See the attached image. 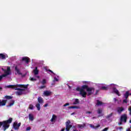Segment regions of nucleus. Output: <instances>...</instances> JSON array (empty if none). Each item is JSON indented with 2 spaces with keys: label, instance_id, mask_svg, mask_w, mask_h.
Returning <instances> with one entry per match:
<instances>
[{
  "label": "nucleus",
  "instance_id": "obj_1",
  "mask_svg": "<svg viewBox=\"0 0 131 131\" xmlns=\"http://www.w3.org/2000/svg\"><path fill=\"white\" fill-rule=\"evenodd\" d=\"M76 91L80 92L79 95L83 98H86L87 96H91L95 93V88L93 87H89L88 85H83L81 88L77 87Z\"/></svg>",
  "mask_w": 131,
  "mask_h": 131
},
{
  "label": "nucleus",
  "instance_id": "obj_2",
  "mask_svg": "<svg viewBox=\"0 0 131 131\" xmlns=\"http://www.w3.org/2000/svg\"><path fill=\"white\" fill-rule=\"evenodd\" d=\"M13 118H10L8 120L0 122V128L3 126V130L6 131L8 127H10V123H12Z\"/></svg>",
  "mask_w": 131,
  "mask_h": 131
},
{
  "label": "nucleus",
  "instance_id": "obj_3",
  "mask_svg": "<svg viewBox=\"0 0 131 131\" xmlns=\"http://www.w3.org/2000/svg\"><path fill=\"white\" fill-rule=\"evenodd\" d=\"M17 87L18 88H24V89H27L28 88V85L25 84H16V85H9L6 86V88L8 89H12L13 90H15Z\"/></svg>",
  "mask_w": 131,
  "mask_h": 131
},
{
  "label": "nucleus",
  "instance_id": "obj_4",
  "mask_svg": "<svg viewBox=\"0 0 131 131\" xmlns=\"http://www.w3.org/2000/svg\"><path fill=\"white\" fill-rule=\"evenodd\" d=\"M38 103L36 104V107L38 111L40 110V104H43V99L41 97H39L37 99Z\"/></svg>",
  "mask_w": 131,
  "mask_h": 131
},
{
  "label": "nucleus",
  "instance_id": "obj_5",
  "mask_svg": "<svg viewBox=\"0 0 131 131\" xmlns=\"http://www.w3.org/2000/svg\"><path fill=\"white\" fill-rule=\"evenodd\" d=\"M15 91H17L15 92V94L17 95V96H22L23 95V92L25 91V89H22L20 88H15Z\"/></svg>",
  "mask_w": 131,
  "mask_h": 131
},
{
  "label": "nucleus",
  "instance_id": "obj_6",
  "mask_svg": "<svg viewBox=\"0 0 131 131\" xmlns=\"http://www.w3.org/2000/svg\"><path fill=\"white\" fill-rule=\"evenodd\" d=\"M70 123H71V122L70 121V120H68L66 122V131L70 130V128L72 127V125H70Z\"/></svg>",
  "mask_w": 131,
  "mask_h": 131
},
{
  "label": "nucleus",
  "instance_id": "obj_7",
  "mask_svg": "<svg viewBox=\"0 0 131 131\" xmlns=\"http://www.w3.org/2000/svg\"><path fill=\"white\" fill-rule=\"evenodd\" d=\"M4 72L5 74H3L4 77H6V76H8V75H10V74L11 73V68L10 67H8L7 70H5Z\"/></svg>",
  "mask_w": 131,
  "mask_h": 131
},
{
  "label": "nucleus",
  "instance_id": "obj_8",
  "mask_svg": "<svg viewBox=\"0 0 131 131\" xmlns=\"http://www.w3.org/2000/svg\"><path fill=\"white\" fill-rule=\"evenodd\" d=\"M126 120H127V116L126 114L122 115L120 119V121H123L125 123L126 122Z\"/></svg>",
  "mask_w": 131,
  "mask_h": 131
},
{
  "label": "nucleus",
  "instance_id": "obj_9",
  "mask_svg": "<svg viewBox=\"0 0 131 131\" xmlns=\"http://www.w3.org/2000/svg\"><path fill=\"white\" fill-rule=\"evenodd\" d=\"M13 128L15 130H18V129H19V127H20V126H21V123H19L18 124V123H17V122H14L13 123Z\"/></svg>",
  "mask_w": 131,
  "mask_h": 131
},
{
  "label": "nucleus",
  "instance_id": "obj_10",
  "mask_svg": "<svg viewBox=\"0 0 131 131\" xmlns=\"http://www.w3.org/2000/svg\"><path fill=\"white\" fill-rule=\"evenodd\" d=\"M22 61L24 62H25L26 64H28L30 62V58H29L28 57H23L22 58Z\"/></svg>",
  "mask_w": 131,
  "mask_h": 131
},
{
  "label": "nucleus",
  "instance_id": "obj_11",
  "mask_svg": "<svg viewBox=\"0 0 131 131\" xmlns=\"http://www.w3.org/2000/svg\"><path fill=\"white\" fill-rule=\"evenodd\" d=\"M7 102H8L7 100L3 99L2 100L0 99V106H6Z\"/></svg>",
  "mask_w": 131,
  "mask_h": 131
},
{
  "label": "nucleus",
  "instance_id": "obj_12",
  "mask_svg": "<svg viewBox=\"0 0 131 131\" xmlns=\"http://www.w3.org/2000/svg\"><path fill=\"white\" fill-rule=\"evenodd\" d=\"M51 94H52V92L49 91H45L43 93V95L45 96V97H49V96H51Z\"/></svg>",
  "mask_w": 131,
  "mask_h": 131
},
{
  "label": "nucleus",
  "instance_id": "obj_13",
  "mask_svg": "<svg viewBox=\"0 0 131 131\" xmlns=\"http://www.w3.org/2000/svg\"><path fill=\"white\" fill-rule=\"evenodd\" d=\"M113 90L115 94H116L117 96H118L119 97H120V94H119V91H118V90L116 89V88H114Z\"/></svg>",
  "mask_w": 131,
  "mask_h": 131
},
{
  "label": "nucleus",
  "instance_id": "obj_14",
  "mask_svg": "<svg viewBox=\"0 0 131 131\" xmlns=\"http://www.w3.org/2000/svg\"><path fill=\"white\" fill-rule=\"evenodd\" d=\"M15 70L16 72L18 74V75H22V73L20 71V70L18 68L17 66H16L15 68Z\"/></svg>",
  "mask_w": 131,
  "mask_h": 131
},
{
  "label": "nucleus",
  "instance_id": "obj_15",
  "mask_svg": "<svg viewBox=\"0 0 131 131\" xmlns=\"http://www.w3.org/2000/svg\"><path fill=\"white\" fill-rule=\"evenodd\" d=\"M33 72L34 73L35 75H37V74H38L39 71L37 70V67H36L35 68V69L33 70Z\"/></svg>",
  "mask_w": 131,
  "mask_h": 131
},
{
  "label": "nucleus",
  "instance_id": "obj_16",
  "mask_svg": "<svg viewBox=\"0 0 131 131\" xmlns=\"http://www.w3.org/2000/svg\"><path fill=\"white\" fill-rule=\"evenodd\" d=\"M105 103L102 102V101H100L99 100H97V106H102V105H104Z\"/></svg>",
  "mask_w": 131,
  "mask_h": 131
},
{
  "label": "nucleus",
  "instance_id": "obj_17",
  "mask_svg": "<svg viewBox=\"0 0 131 131\" xmlns=\"http://www.w3.org/2000/svg\"><path fill=\"white\" fill-rule=\"evenodd\" d=\"M56 119H57V116L53 115L52 118L51 119V122H53V121H56Z\"/></svg>",
  "mask_w": 131,
  "mask_h": 131
},
{
  "label": "nucleus",
  "instance_id": "obj_18",
  "mask_svg": "<svg viewBox=\"0 0 131 131\" xmlns=\"http://www.w3.org/2000/svg\"><path fill=\"white\" fill-rule=\"evenodd\" d=\"M11 103H9L8 105H7L6 107H12L15 104V100H12Z\"/></svg>",
  "mask_w": 131,
  "mask_h": 131
},
{
  "label": "nucleus",
  "instance_id": "obj_19",
  "mask_svg": "<svg viewBox=\"0 0 131 131\" xmlns=\"http://www.w3.org/2000/svg\"><path fill=\"white\" fill-rule=\"evenodd\" d=\"M29 118L31 121H33L34 118L33 117V115L31 114H29Z\"/></svg>",
  "mask_w": 131,
  "mask_h": 131
},
{
  "label": "nucleus",
  "instance_id": "obj_20",
  "mask_svg": "<svg viewBox=\"0 0 131 131\" xmlns=\"http://www.w3.org/2000/svg\"><path fill=\"white\" fill-rule=\"evenodd\" d=\"M2 59L3 60L6 59V55L3 53L0 54V59Z\"/></svg>",
  "mask_w": 131,
  "mask_h": 131
},
{
  "label": "nucleus",
  "instance_id": "obj_21",
  "mask_svg": "<svg viewBox=\"0 0 131 131\" xmlns=\"http://www.w3.org/2000/svg\"><path fill=\"white\" fill-rule=\"evenodd\" d=\"M123 110H124V108H123V107H119L118 108V113H119L120 114V113H121L122 112V111H123Z\"/></svg>",
  "mask_w": 131,
  "mask_h": 131
},
{
  "label": "nucleus",
  "instance_id": "obj_22",
  "mask_svg": "<svg viewBox=\"0 0 131 131\" xmlns=\"http://www.w3.org/2000/svg\"><path fill=\"white\" fill-rule=\"evenodd\" d=\"M125 98L126 99H127V98H128V96H129V93L128 91H126V93L124 95Z\"/></svg>",
  "mask_w": 131,
  "mask_h": 131
},
{
  "label": "nucleus",
  "instance_id": "obj_23",
  "mask_svg": "<svg viewBox=\"0 0 131 131\" xmlns=\"http://www.w3.org/2000/svg\"><path fill=\"white\" fill-rule=\"evenodd\" d=\"M79 106H71L69 107V109H79Z\"/></svg>",
  "mask_w": 131,
  "mask_h": 131
},
{
  "label": "nucleus",
  "instance_id": "obj_24",
  "mask_svg": "<svg viewBox=\"0 0 131 131\" xmlns=\"http://www.w3.org/2000/svg\"><path fill=\"white\" fill-rule=\"evenodd\" d=\"M77 104H79V99L76 98L75 99V102L73 103V104L77 105Z\"/></svg>",
  "mask_w": 131,
  "mask_h": 131
},
{
  "label": "nucleus",
  "instance_id": "obj_25",
  "mask_svg": "<svg viewBox=\"0 0 131 131\" xmlns=\"http://www.w3.org/2000/svg\"><path fill=\"white\" fill-rule=\"evenodd\" d=\"M5 98L7 99V100H12V99H13V96L6 95L5 96Z\"/></svg>",
  "mask_w": 131,
  "mask_h": 131
},
{
  "label": "nucleus",
  "instance_id": "obj_26",
  "mask_svg": "<svg viewBox=\"0 0 131 131\" xmlns=\"http://www.w3.org/2000/svg\"><path fill=\"white\" fill-rule=\"evenodd\" d=\"M78 126L79 128H81L82 127H84L85 126V124H78Z\"/></svg>",
  "mask_w": 131,
  "mask_h": 131
},
{
  "label": "nucleus",
  "instance_id": "obj_27",
  "mask_svg": "<svg viewBox=\"0 0 131 131\" xmlns=\"http://www.w3.org/2000/svg\"><path fill=\"white\" fill-rule=\"evenodd\" d=\"M41 84H42L43 85L44 84H46L47 83V80H46V79H43L42 80V81L41 82Z\"/></svg>",
  "mask_w": 131,
  "mask_h": 131
},
{
  "label": "nucleus",
  "instance_id": "obj_28",
  "mask_svg": "<svg viewBox=\"0 0 131 131\" xmlns=\"http://www.w3.org/2000/svg\"><path fill=\"white\" fill-rule=\"evenodd\" d=\"M112 115H113V113L110 114L108 115H107L106 117V119H109V118H110V117H112Z\"/></svg>",
  "mask_w": 131,
  "mask_h": 131
},
{
  "label": "nucleus",
  "instance_id": "obj_29",
  "mask_svg": "<svg viewBox=\"0 0 131 131\" xmlns=\"http://www.w3.org/2000/svg\"><path fill=\"white\" fill-rule=\"evenodd\" d=\"M101 90H103V91H107L108 90V87H106L105 86L101 87Z\"/></svg>",
  "mask_w": 131,
  "mask_h": 131
},
{
  "label": "nucleus",
  "instance_id": "obj_30",
  "mask_svg": "<svg viewBox=\"0 0 131 131\" xmlns=\"http://www.w3.org/2000/svg\"><path fill=\"white\" fill-rule=\"evenodd\" d=\"M30 80H31V81H36L37 79L34 78H31V77H30Z\"/></svg>",
  "mask_w": 131,
  "mask_h": 131
},
{
  "label": "nucleus",
  "instance_id": "obj_31",
  "mask_svg": "<svg viewBox=\"0 0 131 131\" xmlns=\"http://www.w3.org/2000/svg\"><path fill=\"white\" fill-rule=\"evenodd\" d=\"M102 110H101L100 108H98L97 110L98 114H101V113H102Z\"/></svg>",
  "mask_w": 131,
  "mask_h": 131
},
{
  "label": "nucleus",
  "instance_id": "obj_32",
  "mask_svg": "<svg viewBox=\"0 0 131 131\" xmlns=\"http://www.w3.org/2000/svg\"><path fill=\"white\" fill-rule=\"evenodd\" d=\"M29 108H30L31 110H33V105L30 104L29 106Z\"/></svg>",
  "mask_w": 131,
  "mask_h": 131
},
{
  "label": "nucleus",
  "instance_id": "obj_33",
  "mask_svg": "<svg viewBox=\"0 0 131 131\" xmlns=\"http://www.w3.org/2000/svg\"><path fill=\"white\" fill-rule=\"evenodd\" d=\"M46 85H42L39 87V90H42V89H45Z\"/></svg>",
  "mask_w": 131,
  "mask_h": 131
},
{
  "label": "nucleus",
  "instance_id": "obj_34",
  "mask_svg": "<svg viewBox=\"0 0 131 131\" xmlns=\"http://www.w3.org/2000/svg\"><path fill=\"white\" fill-rule=\"evenodd\" d=\"M30 129H31V127L28 126L26 128V130L28 131V130H30Z\"/></svg>",
  "mask_w": 131,
  "mask_h": 131
},
{
  "label": "nucleus",
  "instance_id": "obj_35",
  "mask_svg": "<svg viewBox=\"0 0 131 131\" xmlns=\"http://www.w3.org/2000/svg\"><path fill=\"white\" fill-rule=\"evenodd\" d=\"M127 99H126V98H125V99H124L123 100V103H125L126 104L127 103Z\"/></svg>",
  "mask_w": 131,
  "mask_h": 131
},
{
  "label": "nucleus",
  "instance_id": "obj_36",
  "mask_svg": "<svg viewBox=\"0 0 131 131\" xmlns=\"http://www.w3.org/2000/svg\"><path fill=\"white\" fill-rule=\"evenodd\" d=\"M101 126L100 124L97 125V126H95V129L98 128V127H100Z\"/></svg>",
  "mask_w": 131,
  "mask_h": 131
},
{
  "label": "nucleus",
  "instance_id": "obj_37",
  "mask_svg": "<svg viewBox=\"0 0 131 131\" xmlns=\"http://www.w3.org/2000/svg\"><path fill=\"white\" fill-rule=\"evenodd\" d=\"M69 105H70L69 103H67L63 105V107H66V106H69Z\"/></svg>",
  "mask_w": 131,
  "mask_h": 131
},
{
  "label": "nucleus",
  "instance_id": "obj_38",
  "mask_svg": "<svg viewBox=\"0 0 131 131\" xmlns=\"http://www.w3.org/2000/svg\"><path fill=\"white\" fill-rule=\"evenodd\" d=\"M128 111H129V115H131V106H130L128 109Z\"/></svg>",
  "mask_w": 131,
  "mask_h": 131
},
{
  "label": "nucleus",
  "instance_id": "obj_39",
  "mask_svg": "<svg viewBox=\"0 0 131 131\" xmlns=\"http://www.w3.org/2000/svg\"><path fill=\"white\" fill-rule=\"evenodd\" d=\"M3 77H5V76H3V75L0 76V81L3 79Z\"/></svg>",
  "mask_w": 131,
  "mask_h": 131
},
{
  "label": "nucleus",
  "instance_id": "obj_40",
  "mask_svg": "<svg viewBox=\"0 0 131 131\" xmlns=\"http://www.w3.org/2000/svg\"><path fill=\"white\" fill-rule=\"evenodd\" d=\"M47 71H49V72H51V73H52L53 74H55L54 73V72H53V71L51 70H47Z\"/></svg>",
  "mask_w": 131,
  "mask_h": 131
},
{
  "label": "nucleus",
  "instance_id": "obj_41",
  "mask_svg": "<svg viewBox=\"0 0 131 131\" xmlns=\"http://www.w3.org/2000/svg\"><path fill=\"white\" fill-rule=\"evenodd\" d=\"M86 114H92V112L87 111L86 112Z\"/></svg>",
  "mask_w": 131,
  "mask_h": 131
},
{
  "label": "nucleus",
  "instance_id": "obj_42",
  "mask_svg": "<svg viewBox=\"0 0 131 131\" xmlns=\"http://www.w3.org/2000/svg\"><path fill=\"white\" fill-rule=\"evenodd\" d=\"M90 127H92V128H95V126L93 124H90Z\"/></svg>",
  "mask_w": 131,
  "mask_h": 131
},
{
  "label": "nucleus",
  "instance_id": "obj_43",
  "mask_svg": "<svg viewBox=\"0 0 131 131\" xmlns=\"http://www.w3.org/2000/svg\"><path fill=\"white\" fill-rule=\"evenodd\" d=\"M48 106H49V104L46 103V104H45L43 105V107H48Z\"/></svg>",
  "mask_w": 131,
  "mask_h": 131
},
{
  "label": "nucleus",
  "instance_id": "obj_44",
  "mask_svg": "<svg viewBox=\"0 0 131 131\" xmlns=\"http://www.w3.org/2000/svg\"><path fill=\"white\" fill-rule=\"evenodd\" d=\"M122 122H123V121H120V122L118 123V125H121V124H122Z\"/></svg>",
  "mask_w": 131,
  "mask_h": 131
},
{
  "label": "nucleus",
  "instance_id": "obj_45",
  "mask_svg": "<svg viewBox=\"0 0 131 131\" xmlns=\"http://www.w3.org/2000/svg\"><path fill=\"white\" fill-rule=\"evenodd\" d=\"M119 129H120V130H122V129H123V128L122 127H119Z\"/></svg>",
  "mask_w": 131,
  "mask_h": 131
},
{
  "label": "nucleus",
  "instance_id": "obj_46",
  "mask_svg": "<svg viewBox=\"0 0 131 131\" xmlns=\"http://www.w3.org/2000/svg\"><path fill=\"white\" fill-rule=\"evenodd\" d=\"M54 79L56 81H58V78H57L56 77H55Z\"/></svg>",
  "mask_w": 131,
  "mask_h": 131
},
{
  "label": "nucleus",
  "instance_id": "obj_47",
  "mask_svg": "<svg viewBox=\"0 0 131 131\" xmlns=\"http://www.w3.org/2000/svg\"><path fill=\"white\" fill-rule=\"evenodd\" d=\"M60 131H65V128H63Z\"/></svg>",
  "mask_w": 131,
  "mask_h": 131
},
{
  "label": "nucleus",
  "instance_id": "obj_48",
  "mask_svg": "<svg viewBox=\"0 0 131 131\" xmlns=\"http://www.w3.org/2000/svg\"><path fill=\"white\" fill-rule=\"evenodd\" d=\"M114 101H115V102H116V101H117V99L116 98H114Z\"/></svg>",
  "mask_w": 131,
  "mask_h": 131
},
{
  "label": "nucleus",
  "instance_id": "obj_49",
  "mask_svg": "<svg viewBox=\"0 0 131 131\" xmlns=\"http://www.w3.org/2000/svg\"><path fill=\"white\" fill-rule=\"evenodd\" d=\"M3 90V88L0 87V91H2Z\"/></svg>",
  "mask_w": 131,
  "mask_h": 131
},
{
  "label": "nucleus",
  "instance_id": "obj_50",
  "mask_svg": "<svg viewBox=\"0 0 131 131\" xmlns=\"http://www.w3.org/2000/svg\"><path fill=\"white\" fill-rule=\"evenodd\" d=\"M126 131H131V130H130V129L128 128V129H127L126 130Z\"/></svg>",
  "mask_w": 131,
  "mask_h": 131
},
{
  "label": "nucleus",
  "instance_id": "obj_51",
  "mask_svg": "<svg viewBox=\"0 0 131 131\" xmlns=\"http://www.w3.org/2000/svg\"><path fill=\"white\" fill-rule=\"evenodd\" d=\"M73 131H78L77 129H73Z\"/></svg>",
  "mask_w": 131,
  "mask_h": 131
},
{
  "label": "nucleus",
  "instance_id": "obj_52",
  "mask_svg": "<svg viewBox=\"0 0 131 131\" xmlns=\"http://www.w3.org/2000/svg\"><path fill=\"white\" fill-rule=\"evenodd\" d=\"M36 77H37V78H39V76H37Z\"/></svg>",
  "mask_w": 131,
  "mask_h": 131
},
{
  "label": "nucleus",
  "instance_id": "obj_53",
  "mask_svg": "<svg viewBox=\"0 0 131 131\" xmlns=\"http://www.w3.org/2000/svg\"><path fill=\"white\" fill-rule=\"evenodd\" d=\"M73 114H74V113H73L72 114H71V115H73Z\"/></svg>",
  "mask_w": 131,
  "mask_h": 131
},
{
  "label": "nucleus",
  "instance_id": "obj_54",
  "mask_svg": "<svg viewBox=\"0 0 131 131\" xmlns=\"http://www.w3.org/2000/svg\"><path fill=\"white\" fill-rule=\"evenodd\" d=\"M129 123H131V120H129Z\"/></svg>",
  "mask_w": 131,
  "mask_h": 131
}]
</instances>
